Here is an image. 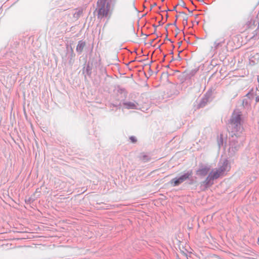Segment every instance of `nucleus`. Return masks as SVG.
I'll list each match as a JSON object with an SVG mask.
<instances>
[{"label":"nucleus","instance_id":"4","mask_svg":"<svg viewBox=\"0 0 259 259\" xmlns=\"http://www.w3.org/2000/svg\"><path fill=\"white\" fill-rule=\"evenodd\" d=\"M191 174H192L191 172H190V173L188 172V173L185 174L184 175H183V176H182L181 177H180V178H179L178 179L177 178L173 179L171 181V184L174 186H177L179 185V184H181L182 183H183L186 180L188 179L189 178V177L191 175Z\"/></svg>","mask_w":259,"mask_h":259},{"label":"nucleus","instance_id":"1","mask_svg":"<svg viewBox=\"0 0 259 259\" xmlns=\"http://www.w3.org/2000/svg\"><path fill=\"white\" fill-rule=\"evenodd\" d=\"M106 1L99 0L98 1L97 17L99 19L107 17L108 20H109L115 10V4L112 2L106 3Z\"/></svg>","mask_w":259,"mask_h":259},{"label":"nucleus","instance_id":"6","mask_svg":"<svg viewBox=\"0 0 259 259\" xmlns=\"http://www.w3.org/2000/svg\"><path fill=\"white\" fill-rule=\"evenodd\" d=\"M85 43L82 41H79L76 47V51L79 53L82 52L84 47H85Z\"/></svg>","mask_w":259,"mask_h":259},{"label":"nucleus","instance_id":"5","mask_svg":"<svg viewBox=\"0 0 259 259\" xmlns=\"http://www.w3.org/2000/svg\"><path fill=\"white\" fill-rule=\"evenodd\" d=\"M209 169V168L208 167H202L197 170L196 174L200 176H205L208 174Z\"/></svg>","mask_w":259,"mask_h":259},{"label":"nucleus","instance_id":"7","mask_svg":"<svg viewBox=\"0 0 259 259\" xmlns=\"http://www.w3.org/2000/svg\"><path fill=\"white\" fill-rule=\"evenodd\" d=\"M124 106L126 108H127L128 109H134L136 108V104H134V103H132V102L125 103H124Z\"/></svg>","mask_w":259,"mask_h":259},{"label":"nucleus","instance_id":"10","mask_svg":"<svg viewBox=\"0 0 259 259\" xmlns=\"http://www.w3.org/2000/svg\"><path fill=\"white\" fill-rule=\"evenodd\" d=\"M255 101L256 102H259V96H257L256 98H255Z\"/></svg>","mask_w":259,"mask_h":259},{"label":"nucleus","instance_id":"8","mask_svg":"<svg viewBox=\"0 0 259 259\" xmlns=\"http://www.w3.org/2000/svg\"><path fill=\"white\" fill-rule=\"evenodd\" d=\"M130 140L133 143H135L137 141L136 139L134 137H130Z\"/></svg>","mask_w":259,"mask_h":259},{"label":"nucleus","instance_id":"3","mask_svg":"<svg viewBox=\"0 0 259 259\" xmlns=\"http://www.w3.org/2000/svg\"><path fill=\"white\" fill-rule=\"evenodd\" d=\"M230 130L235 135L242 132L243 127L241 124V114L234 112L230 120Z\"/></svg>","mask_w":259,"mask_h":259},{"label":"nucleus","instance_id":"9","mask_svg":"<svg viewBox=\"0 0 259 259\" xmlns=\"http://www.w3.org/2000/svg\"><path fill=\"white\" fill-rule=\"evenodd\" d=\"M187 19H188V17H187V16L185 15V18H184L183 21H185L186 23H187Z\"/></svg>","mask_w":259,"mask_h":259},{"label":"nucleus","instance_id":"2","mask_svg":"<svg viewBox=\"0 0 259 259\" xmlns=\"http://www.w3.org/2000/svg\"><path fill=\"white\" fill-rule=\"evenodd\" d=\"M230 169V166L229 164L228 161L226 160L223 165L219 168L212 169L209 174L208 176L204 181L206 187H209L213 184V180L218 179L219 177L223 176L226 171H229Z\"/></svg>","mask_w":259,"mask_h":259}]
</instances>
